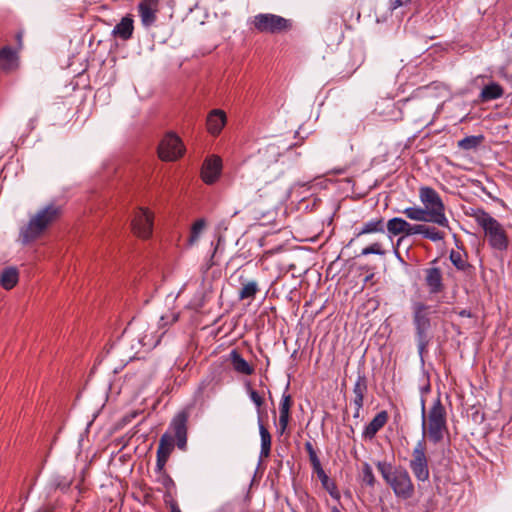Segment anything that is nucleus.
Wrapping results in <instances>:
<instances>
[{
	"mask_svg": "<svg viewBox=\"0 0 512 512\" xmlns=\"http://www.w3.org/2000/svg\"><path fill=\"white\" fill-rule=\"evenodd\" d=\"M62 207L54 202L40 208L30 216L29 221L20 229L19 237L23 244H29L41 237L50 226L60 219Z\"/></svg>",
	"mask_w": 512,
	"mask_h": 512,
	"instance_id": "f257e3e1",
	"label": "nucleus"
},
{
	"mask_svg": "<svg viewBox=\"0 0 512 512\" xmlns=\"http://www.w3.org/2000/svg\"><path fill=\"white\" fill-rule=\"evenodd\" d=\"M470 216L482 228L484 236L492 249L500 252L508 249L509 239L507 232L497 219L482 208L473 209Z\"/></svg>",
	"mask_w": 512,
	"mask_h": 512,
	"instance_id": "f03ea898",
	"label": "nucleus"
},
{
	"mask_svg": "<svg viewBox=\"0 0 512 512\" xmlns=\"http://www.w3.org/2000/svg\"><path fill=\"white\" fill-rule=\"evenodd\" d=\"M447 430L446 410L441 399L438 397L434 401L427 415L425 413L424 401H422L423 436L427 435L432 443L437 444L443 440Z\"/></svg>",
	"mask_w": 512,
	"mask_h": 512,
	"instance_id": "7ed1b4c3",
	"label": "nucleus"
},
{
	"mask_svg": "<svg viewBox=\"0 0 512 512\" xmlns=\"http://www.w3.org/2000/svg\"><path fill=\"white\" fill-rule=\"evenodd\" d=\"M377 469L396 497L407 500L413 497L415 487L408 471L403 467L393 468L390 463L378 462Z\"/></svg>",
	"mask_w": 512,
	"mask_h": 512,
	"instance_id": "20e7f679",
	"label": "nucleus"
},
{
	"mask_svg": "<svg viewBox=\"0 0 512 512\" xmlns=\"http://www.w3.org/2000/svg\"><path fill=\"white\" fill-rule=\"evenodd\" d=\"M419 199L424 210L428 212L431 223L449 228V220L445 214V205L435 189L429 186H421L419 188Z\"/></svg>",
	"mask_w": 512,
	"mask_h": 512,
	"instance_id": "39448f33",
	"label": "nucleus"
},
{
	"mask_svg": "<svg viewBox=\"0 0 512 512\" xmlns=\"http://www.w3.org/2000/svg\"><path fill=\"white\" fill-rule=\"evenodd\" d=\"M429 306L416 302L413 304V323L416 330L419 353L422 354L429 343L428 331L431 327Z\"/></svg>",
	"mask_w": 512,
	"mask_h": 512,
	"instance_id": "423d86ee",
	"label": "nucleus"
},
{
	"mask_svg": "<svg viewBox=\"0 0 512 512\" xmlns=\"http://www.w3.org/2000/svg\"><path fill=\"white\" fill-rule=\"evenodd\" d=\"M252 25L259 33L279 34L292 28L289 19L271 13H260L253 17Z\"/></svg>",
	"mask_w": 512,
	"mask_h": 512,
	"instance_id": "0eeeda50",
	"label": "nucleus"
},
{
	"mask_svg": "<svg viewBox=\"0 0 512 512\" xmlns=\"http://www.w3.org/2000/svg\"><path fill=\"white\" fill-rule=\"evenodd\" d=\"M409 467L417 481L426 482L429 480V458L427 456V446L424 438L419 440L414 446L409 461Z\"/></svg>",
	"mask_w": 512,
	"mask_h": 512,
	"instance_id": "6e6552de",
	"label": "nucleus"
},
{
	"mask_svg": "<svg viewBox=\"0 0 512 512\" xmlns=\"http://www.w3.org/2000/svg\"><path fill=\"white\" fill-rule=\"evenodd\" d=\"M154 226V212L146 207H138L134 212L131 227L133 233L142 239L151 237Z\"/></svg>",
	"mask_w": 512,
	"mask_h": 512,
	"instance_id": "1a4fd4ad",
	"label": "nucleus"
},
{
	"mask_svg": "<svg viewBox=\"0 0 512 512\" xmlns=\"http://www.w3.org/2000/svg\"><path fill=\"white\" fill-rule=\"evenodd\" d=\"M184 151L181 139L174 133L165 135L158 147V155L163 161H175L183 156Z\"/></svg>",
	"mask_w": 512,
	"mask_h": 512,
	"instance_id": "9d476101",
	"label": "nucleus"
},
{
	"mask_svg": "<svg viewBox=\"0 0 512 512\" xmlns=\"http://www.w3.org/2000/svg\"><path fill=\"white\" fill-rule=\"evenodd\" d=\"M222 169V160L220 157L212 155L206 158L203 162L201 168V179L207 185L214 184L220 174Z\"/></svg>",
	"mask_w": 512,
	"mask_h": 512,
	"instance_id": "9b49d317",
	"label": "nucleus"
},
{
	"mask_svg": "<svg viewBox=\"0 0 512 512\" xmlns=\"http://www.w3.org/2000/svg\"><path fill=\"white\" fill-rule=\"evenodd\" d=\"M387 231L392 236L401 235L397 240V245H400L404 237L415 235L416 224H411L401 217H394L387 221Z\"/></svg>",
	"mask_w": 512,
	"mask_h": 512,
	"instance_id": "f8f14e48",
	"label": "nucleus"
},
{
	"mask_svg": "<svg viewBox=\"0 0 512 512\" xmlns=\"http://www.w3.org/2000/svg\"><path fill=\"white\" fill-rule=\"evenodd\" d=\"M160 0H141L138 4V12L141 23L149 28L155 24L159 12Z\"/></svg>",
	"mask_w": 512,
	"mask_h": 512,
	"instance_id": "ddd939ff",
	"label": "nucleus"
},
{
	"mask_svg": "<svg viewBox=\"0 0 512 512\" xmlns=\"http://www.w3.org/2000/svg\"><path fill=\"white\" fill-rule=\"evenodd\" d=\"M187 422V413L180 412L175 415L170 424V427L175 434L177 446L182 450L186 448L187 444Z\"/></svg>",
	"mask_w": 512,
	"mask_h": 512,
	"instance_id": "4468645a",
	"label": "nucleus"
},
{
	"mask_svg": "<svg viewBox=\"0 0 512 512\" xmlns=\"http://www.w3.org/2000/svg\"><path fill=\"white\" fill-rule=\"evenodd\" d=\"M174 448V439L168 433L161 436L159 445L157 448V461L156 468L158 471H162L169 459V456Z\"/></svg>",
	"mask_w": 512,
	"mask_h": 512,
	"instance_id": "2eb2a0df",
	"label": "nucleus"
},
{
	"mask_svg": "<svg viewBox=\"0 0 512 512\" xmlns=\"http://www.w3.org/2000/svg\"><path fill=\"white\" fill-rule=\"evenodd\" d=\"M227 116L226 113L221 109L211 110L206 119V128L209 134L217 136L221 133L222 129L226 125Z\"/></svg>",
	"mask_w": 512,
	"mask_h": 512,
	"instance_id": "dca6fc26",
	"label": "nucleus"
},
{
	"mask_svg": "<svg viewBox=\"0 0 512 512\" xmlns=\"http://www.w3.org/2000/svg\"><path fill=\"white\" fill-rule=\"evenodd\" d=\"M425 284L430 294H438L443 292L444 283L442 271L438 267H430L424 270Z\"/></svg>",
	"mask_w": 512,
	"mask_h": 512,
	"instance_id": "f3484780",
	"label": "nucleus"
},
{
	"mask_svg": "<svg viewBox=\"0 0 512 512\" xmlns=\"http://www.w3.org/2000/svg\"><path fill=\"white\" fill-rule=\"evenodd\" d=\"M389 420L388 412L385 410L380 411L375 417L365 426L362 437L365 440H372L376 434L387 424Z\"/></svg>",
	"mask_w": 512,
	"mask_h": 512,
	"instance_id": "a211bd4d",
	"label": "nucleus"
},
{
	"mask_svg": "<svg viewBox=\"0 0 512 512\" xmlns=\"http://www.w3.org/2000/svg\"><path fill=\"white\" fill-rule=\"evenodd\" d=\"M293 405V399L290 394L284 393L282 395L280 404H279V428L278 432L282 435L289 424L290 421V409Z\"/></svg>",
	"mask_w": 512,
	"mask_h": 512,
	"instance_id": "6ab92c4d",
	"label": "nucleus"
},
{
	"mask_svg": "<svg viewBox=\"0 0 512 512\" xmlns=\"http://www.w3.org/2000/svg\"><path fill=\"white\" fill-rule=\"evenodd\" d=\"M231 365L239 374L251 375L254 372V367L250 365L237 350H232L229 354Z\"/></svg>",
	"mask_w": 512,
	"mask_h": 512,
	"instance_id": "aec40b11",
	"label": "nucleus"
},
{
	"mask_svg": "<svg viewBox=\"0 0 512 512\" xmlns=\"http://www.w3.org/2000/svg\"><path fill=\"white\" fill-rule=\"evenodd\" d=\"M449 259L455 268L466 274H472L474 267L467 261V254L464 251L451 250Z\"/></svg>",
	"mask_w": 512,
	"mask_h": 512,
	"instance_id": "412c9836",
	"label": "nucleus"
},
{
	"mask_svg": "<svg viewBox=\"0 0 512 512\" xmlns=\"http://www.w3.org/2000/svg\"><path fill=\"white\" fill-rule=\"evenodd\" d=\"M313 471L317 474L323 488L331 495V497L338 499L339 492L334 481H332L325 473L322 465H318L313 468Z\"/></svg>",
	"mask_w": 512,
	"mask_h": 512,
	"instance_id": "4be33fe9",
	"label": "nucleus"
},
{
	"mask_svg": "<svg viewBox=\"0 0 512 512\" xmlns=\"http://www.w3.org/2000/svg\"><path fill=\"white\" fill-rule=\"evenodd\" d=\"M415 235H421L433 242L442 241L445 238V233L443 231L425 224H416Z\"/></svg>",
	"mask_w": 512,
	"mask_h": 512,
	"instance_id": "5701e85b",
	"label": "nucleus"
},
{
	"mask_svg": "<svg viewBox=\"0 0 512 512\" xmlns=\"http://www.w3.org/2000/svg\"><path fill=\"white\" fill-rule=\"evenodd\" d=\"M503 94L502 86L496 82H491L482 88L479 97L482 102H488L501 98Z\"/></svg>",
	"mask_w": 512,
	"mask_h": 512,
	"instance_id": "b1692460",
	"label": "nucleus"
},
{
	"mask_svg": "<svg viewBox=\"0 0 512 512\" xmlns=\"http://www.w3.org/2000/svg\"><path fill=\"white\" fill-rule=\"evenodd\" d=\"M133 30V19L130 16H126L114 27L113 34L123 40H128L132 37Z\"/></svg>",
	"mask_w": 512,
	"mask_h": 512,
	"instance_id": "393cba45",
	"label": "nucleus"
},
{
	"mask_svg": "<svg viewBox=\"0 0 512 512\" xmlns=\"http://www.w3.org/2000/svg\"><path fill=\"white\" fill-rule=\"evenodd\" d=\"M19 280V273L17 268L15 267H7L5 268L0 276V284L6 289L10 290L16 286Z\"/></svg>",
	"mask_w": 512,
	"mask_h": 512,
	"instance_id": "a878e982",
	"label": "nucleus"
},
{
	"mask_svg": "<svg viewBox=\"0 0 512 512\" xmlns=\"http://www.w3.org/2000/svg\"><path fill=\"white\" fill-rule=\"evenodd\" d=\"M0 67L6 71L14 70L17 67L16 53L9 47L0 50Z\"/></svg>",
	"mask_w": 512,
	"mask_h": 512,
	"instance_id": "bb28decb",
	"label": "nucleus"
},
{
	"mask_svg": "<svg viewBox=\"0 0 512 512\" xmlns=\"http://www.w3.org/2000/svg\"><path fill=\"white\" fill-rule=\"evenodd\" d=\"M259 433L261 438V450L260 457L268 458L271 452V434L268 429L264 426L261 418L258 419Z\"/></svg>",
	"mask_w": 512,
	"mask_h": 512,
	"instance_id": "cd10ccee",
	"label": "nucleus"
},
{
	"mask_svg": "<svg viewBox=\"0 0 512 512\" xmlns=\"http://www.w3.org/2000/svg\"><path fill=\"white\" fill-rule=\"evenodd\" d=\"M402 213L410 220L416 222L431 223V218L428 212L423 207L411 206L402 210Z\"/></svg>",
	"mask_w": 512,
	"mask_h": 512,
	"instance_id": "c85d7f7f",
	"label": "nucleus"
},
{
	"mask_svg": "<svg viewBox=\"0 0 512 512\" xmlns=\"http://www.w3.org/2000/svg\"><path fill=\"white\" fill-rule=\"evenodd\" d=\"M384 232V220L383 218L372 219L366 222L361 230L358 232V236L371 234V233H383Z\"/></svg>",
	"mask_w": 512,
	"mask_h": 512,
	"instance_id": "c756f323",
	"label": "nucleus"
},
{
	"mask_svg": "<svg viewBox=\"0 0 512 512\" xmlns=\"http://www.w3.org/2000/svg\"><path fill=\"white\" fill-rule=\"evenodd\" d=\"M258 291L259 287L256 281L247 282L243 284V287L239 291L238 298L240 300L254 299Z\"/></svg>",
	"mask_w": 512,
	"mask_h": 512,
	"instance_id": "7c9ffc66",
	"label": "nucleus"
},
{
	"mask_svg": "<svg viewBox=\"0 0 512 512\" xmlns=\"http://www.w3.org/2000/svg\"><path fill=\"white\" fill-rule=\"evenodd\" d=\"M205 226H206V221L203 218L198 219L193 223V225L191 227V231H190V236L188 239L189 245H193L198 241L199 236H200L201 232L203 231V229L205 228Z\"/></svg>",
	"mask_w": 512,
	"mask_h": 512,
	"instance_id": "2f4dec72",
	"label": "nucleus"
},
{
	"mask_svg": "<svg viewBox=\"0 0 512 512\" xmlns=\"http://www.w3.org/2000/svg\"><path fill=\"white\" fill-rule=\"evenodd\" d=\"M482 140V136H467L458 142V147L464 150H471L480 145Z\"/></svg>",
	"mask_w": 512,
	"mask_h": 512,
	"instance_id": "473e14b6",
	"label": "nucleus"
},
{
	"mask_svg": "<svg viewBox=\"0 0 512 512\" xmlns=\"http://www.w3.org/2000/svg\"><path fill=\"white\" fill-rule=\"evenodd\" d=\"M367 379L364 375H358L357 380L353 387V393L354 396H363L365 397V394L367 392Z\"/></svg>",
	"mask_w": 512,
	"mask_h": 512,
	"instance_id": "72a5a7b5",
	"label": "nucleus"
},
{
	"mask_svg": "<svg viewBox=\"0 0 512 512\" xmlns=\"http://www.w3.org/2000/svg\"><path fill=\"white\" fill-rule=\"evenodd\" d=\"M362 480L366 485H368L370 487H373L375 485V481H376L375 476H374L371 466L368 463L363 464Z\"/></svg>",
	"mask_w": 512,
	"mask_h": 512,
	"instance_id": "f704fd0d",
	"label": "nucleus"
},
{
	"mask_svg": "<svg viewBox=\"0 0 512 512\" xmlns=\"http://www.w3.org/2000/svg\"><path fill=\"white\" fill-rule=\"evenodd\" d=\"M386 251L383 249L382 244L379 242H375L365 248L362 249L361 255L366 256L369 254H377V255H385Z\"/></svg>",
	"mask_w": 512,
	"mask_h": 512,
	"instance_id": "c9c22d12",
	"label": "nucleus"
},
{
	"mask_svg": "<svg viewBox=\"0 0 512 512\" xmlns=\"http://www.w3.org/2000/svg\"><path fill=\"white\" fill-rule=\"evenodd\" d=\"M305 450L308 453L310 463L312 465V468L318 466L321 464L319 457L317 456V453L312 445L311 442L307 441L305 443Z\"/></svg>",
	"mask_w": 512,
	"mask_h": 512,
	"instance_id": "e433bc0d",
	"label": "nucleus"
},
{
	"mask_svg": "<svg viewBox=\"0 0 512 512\" xmlns=\"http://www.w3.org/2000/svg\"><path fill=\"white\" fill-rule=\"evenodd\" d=\"M249 396L251 401L257 406V408H260L263 405L264 400L257 391L249 389Z\"/></svg>",
	"mask_w": 512,
	"mask_h": 512,
	"instance_id": "4c0bfd02",
	"label": "nucleus"
},
{
	"mask_svg": "<svg viewBox=\"0 0 512 512\" xmlns=\"http://www.w3.org/2000/svg\"><path fill=\"white\" fill-rule=\"evenodd\" d=\"M364 403V397L363 396H354L353 404L357 410H361Z\"/></svg>",
	"mask_w": 512,
	"mask_h": 512,
	"instance_id": "58836bf2",
	"label": "nucleus"
},
{
	"mask_svg": "<svg viewBox=\"0 0 512 512\" xmlns=\"http://www.w3.org/2000/svg\"><path fill=\"white\" fill-rule=\"evenodd\" d=\"M411 0H395V7L403 6L409 3Z\"/></svg>",
	"mask_w": 512,
	"mask_h": 512,
	"instance_id": "ea45409f",
	"label": "nucleus"
},
{
	"mask_svg": "<svg viewBox=\"0 0 512 512\" xmlns=\"http://www.w3.org/2000/svg\"><path fill=\"white\" fill-rule=\"evenodd\" d=\"M459 315L462 316V317H469L470 316V312L467 311V310H462V311H460Z\"/></svg>",
	"mask_w": 512,
	"mask_h": 512,
	"instance_id": "a19ab883",
	"label": "nucleus"
},
{
	"mask_svg": "<svg viewBox=\"0 0 512 512\" xmlns=\"http://www.w3.org/2000/svg\"><path fill=\"white\" fill-rule=\"evenodd\" d=\"M35 121H36V118H34V119H31V120H30V122H29V126H30V127H29V130H30V131L34 129V122H35Z\"/></svg>",
	"mask_w": 512,
	"mask_h": 512,
	"instance_id": "79ce46f5",
	"label": "nucleus"
},
{
	"mask_svg": "<svg viewBox=\"0 0 512 512\" xmlns=\"http://www.w3.org/2000/svg\"><path fill=\"white\" fill-rule=\"evenodd\" d=\"M360 411H361V410H357V408H355V412H354V415H353V416H354L355 418H358V417L360 416Z\"/></svg>",
	"mask_w": 512,
	"mask_h": 512,
	"instance_id": "37998d69",
	"label": "nucleus"
},
{
	"mask_svg": "<svg viewBox=\"0 0 512 512\" xmlns=\"http://www.w3.org/2000/svg\"><path fill=\"white\" fill-rule=\"evenodd\" d=\"M164 320H165V317L162 316L161 320H160L161 321V327H164L166 325V322H164Z\"/></svg>",
	"mask_w": 512,
	"mask_h": 512,
	"instance_id": "c03bdc74",
	"label": "nucleus"
},
{
	"mask_svg": "<svg viewBox=\"0 0 512 512\" xmlns=\"http://www.w3.org/2000/svg\"><path fill=\"white\" fill-rule=\"evenodd\" d=\"M160 342V339H157L155 343L151 344V347H155Z\"/></svg>",
	"mask_w": 512,
	"mask_h": 512,
	"instance_id": "a18cd8bd",
	"label": "nucleus"
},
{
	"mask_svg": "<svg viewBox=\"0 0 512 512\" xmlns=\"http://www.w3.org/2000/svg\"><path fill=\"white\" fill-rule=\"evenodd\" d=\"M177 321V316L176 315H172V322H176Z\"/></svg>",
	"mask_w": 512,
	"mask_h": 512,
	"instance_id": "49530a36",
	"label": "nucleus"
},
{
	"mask_svg": "<svg viewBox=\"0 0 512 512\" xmlns=\"http://www.w3.org/2000/svg\"><path fill=\"white\" fill-rule=\"evenodd\" d=\"M43 512H51L50 510H44Z\"/></svg>",
	"mask_w": 512,
	"mask_h": 512,
	"instance_id": "de8ad7c7",
	"label": "nucleus"
}]
</instances>
